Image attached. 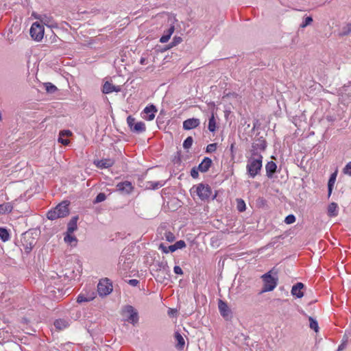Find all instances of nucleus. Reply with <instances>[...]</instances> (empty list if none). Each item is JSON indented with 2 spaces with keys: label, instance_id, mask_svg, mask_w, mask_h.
I'll use <instances>...</instances> for the list:
<instances>
[{
  "label": "nucleus",
  "instance_id": "nucleus-3",
  "mask_svg": "<svg viewBox=\"0 0 351 351\" xmlns=\"http://www.w3.org/2000/svg\"><path fill=\"white\" fill-rule=\"evenodd\" d=\"M69 203L62 202L57 205L53 209L48 211L47 216L50 220H54L58 218H62L67 216L69 213Z\"/></svg>",
  "mask_w": 351,
  "mask_h": 351
},
{
  "label": "nucleus",
  "instance_id": "nucleus-30",
  "mask_svg": "<svg viewBox=\"0 0 351 351\" xmlns=\"http://www.w3.org/2000/svg\"><path fill=\"white\" fill-rule=\"evenodd\" d=\"M216 120L214 114H212L208 121V129L210 132H214L216 130Z\"/></svg>",
  "mask_w": 351,
  "mask_h": 351
},
{
  "label": "nucleus",
  "instance_id": "nucleus-22",
  "mask_svg": "<svg viewBox=\"0 0 351 351\" xmlns=\"http://www.w3.org/2000/svg\"><path fill=\"white\" fill-rule=\"evenodd\" d=\"M339 213V207L337 203L332 202L328 206V215L330 217H336Z\"/></svg>",
  "mask_w": 351,
  "mask_h": 351
},
{
  "label": "nucleus",
  "instance_id": "nucleus-18",
  "mask_svg": "<svg viewBox=\"0 0 351 351\" xmlns=\"http://www.w3.org/2000/svg\"><path fill=\"white\" fill-rule=\"evenodd\" d=\"M36 19L40 21V22L45 25L52 27L54 26V22L53 18L51 16H47V14H40L37 16H35Z\"/></svg>",
  "mask_w": 351,
  "mask_h": 351
},
{
  "label": "nucleus",
  "instance_id": "nucleus-15",
  "mask_svg": "<svg viewBox=\"0 0 351 351\" xmlns=\"http://www.w3.org/2000/svg\"><path fill=\"white\" fill-rule=\"evenodd\" d=\"M114 160L110 158L101 159L94 161V164L99 169H105L112 167L114 165Z\"/></svg>",
  "mask_w": 351,
  "mask_h": 351
},
{
  "label": "nucleus",
  "instance_id": "nucleus-38",
  "mask_svg": "<svg viewBox=\"0 0 351 351\" xmlns=\"http://www.w3.org/2000/svg\"><path fill=\"white\" fill-rule=\"evenodd\" d=\"M93 298H94V297H92V296L86 297L84 294H80L77 298V302L78 303L89 302V301H91Z\"/></svg>",
  "mask_w": 351,
  "mask_h": 351
},
{
  "label": "nucleus",
  "instance_id": "nucleus-36",
  "mask_svg": "<svg viewBox=\"0 0 351 351\" xmlns=\"http://www.w3.org/2000/svg\"><path fill=\"white\" fill-rule=\"evenodd\" d=\"M162 239H165L166 241L169 242H173L176 239V237L173 233H172L170 231H165L164 233V236L162 237Z\"/></svg>",
  "mask_w": 351,
  "mask_h": 351
},
{
  "label": "nucleus",
  "instance_id": "nucleus-53",
  "mask_svg": "<svg viewBox=\"0 0 351 351\" xmlns=\"http://www.w3.org/2000/svg\"><path fill=\"white\" fill-rule=\"evenodd\" d=\"M129 284L132 286H136L138 284V280L136 279H132L129 280Z\"/></svg>",
  "mask_w": 351,
  "mask_h": 351
},
{
  "label": "nucleus",
  "instance_id": "nucleus-8",
  "mask_svg": "<svg viewBox=\"0 0 351 351\" xmlns=\"http://www.w3.org/2000/svg\"><path fill=\"white\" fill-rule=\"evenodd\" d=\"M97 291L100 296L109 295L112 291V285L110 281L107 278L101 280L97 285Z\"/></svg>",
  "mask_w": 351,
  "mask_h": 351
},
{
  "label": "nucleus",
  "instance_id": "nucleus-37",
  "mask_svg": "<svg viewBox=\"0 0 351 351\" xmlns=\"http://www.w3.org/2000/svg\"><path fill=\"white\" fill-rule=\"evenodd\" d=\"M237 208L239 212H243L245 210V203L242 199H237Z\"/></svg>",
  "mask_w": 351,
  "mask_h": 351
},
{
  "label": "nucleus",
  "instance_id": "nucleus-40",
  "mask_svg": "<svg viewBox=\"0 0 351 351\" xmlns=\"http://www.w3.org/2000/svg\"><path fill=\"white\" fill-rule=\"evenodd\" d=\"M174 250L176 251L177 250L182 249L186 247V243L184 241L180 240L178 241H176L173 245Z\"/></svg>",
  "mask_w": 351,
  "mask_h": 351
},
{
  "label": "nucleus",
  "instance_id": "nucleus-54",
  "mask_svg": "<svg viewBox=\"0 0 351 351\" xmlns=\"http://www.w3.org/2000/svg\"><path fill=\"white\" fill-rule=\"evenodd\" d=\"M234 145H235V143L233 142L232 143H231L230 147V152H231V154H232V156L234 154Z\"/></svg>",
  "mask_w": 351,
  "mask_h": 351
},
{
  "label": "nucleus",
  "instance_id": "nucleus-14",
  "mask_svg": "<svg viewBox=\"0 0 351 351\" xmlns=\"http://www.w3.org/2000/svg\"><path fill=\"white\" fill-rule=\"evenodd\" d=\"M304 285L302 282H297L292 287L291 293L293 296H295L298 298H301L304 295V293L302 291Z\"/></svg>",
  "mask_w": 351,
  "mask_h": 351
},
{
  "label": "nucleus",
  "instance_id": "nucleus-33",
  "mask_svg": "<svg viewBox=\"0 0 351 351\" xmlns=\"http://www.w3.org/2000/svg\"><path fill=\"white\" fill-rule=\"evenodd\" d=\"M44 86L49 93H54L58 90L57 87L51 82L45 83Z\"/></svg>",
  "mask_w": 351,
  "mask_h": 351
},
{
  "label": "nucleus",
  "instance_id": "nucleus-7",
  "mask_svg": "<svg viewBox=\"0 0 351 351\" xmlns=\"http://www.w3.org/2000/svg\"><path fill=\"white\" fill-rule=\"evenodd\" d=\"M45 29L38 22H35L30 28V35L36 41H40L43 38Z\"/></svg>",
  "mask_w": 351,
  "mask_h": 351
},
{
  "label": "nucleus",
  "instance_id": "nucleus-11",
  "mask_svg": "<svg viewBox=\"0 0 351 351\" xmlns=\"http://www.w3.org/2000/svg\"><path fill=\"white\" fill-rule=\"evenodd\" d=\"M116 188L119 192L123 195L130 194L134 189L133 185L129 181H125L118 183L116 185Z\"/></svg>",
  "mask_w": 351,
  "mask_h": 351
},
{
  "label": "nucleus",
  "instance_id": "nucleus-28",
  "mask_svg": "<svg viewBox=\"0 0 351 351\" xmlns=\"http://www.w3.org/2000/svg\"><path fill=\"white\" fill-rule=\"evenodd\" d=\"M337 172L335 171L333 173L330 175V177L329 178L328 182V195L330 196L332 193V188L335 184V182L336 181Z\"/></svg>",
  "mask_w": 351,
  "mask_h": 351
},
{
  "label": "nucleus",
  "instance_id": "nucleus-4",
  "mask_svg": "<svg viewBox=\"0 0 351 351\" xmlns=\"http://www.w3.org/2000/svg\"><path fill=\"white\" fill-rule=\"evenodd\" d=\"M121 314L125 317V321L134 326L138 322V311L131 305L124 306L122 308Z\"/></svg>",
  "mask_w": 351,
  "mask_h": 351
},
{
  "label": "nucleus",
  "instance_id": "nucleus-43",
  "mask_svg": "<svg viewBox=\"0 0 351 351\" xmlns=\"http://www.w3.org/2000/svg\"><path fill=\"white\" fill-rule=\"evenodd\" d=\"M217 147V143H210L207 145L206 152L207 153H213L216 151Z\"/></svg>",
  "mask_w": 351,
  "mask_h": 351
},
{
  "label": "nucleus",
  "instance_id": "nucleus-31",
  "mask_svg": "<svg viewBox=\"0 0 351 351\" xmlns=\"http://www.w3.org/2000/svg\"><path fill=\"white\" fill-rule=\"evenodd\" d=\"M12 210V206L10 204H0V215L6 213H10Z\"/></svg>",
  "mask_w": 351,
  "mask_h": 351
},
{
  "label": "nucleus",
  "instance_id": "nucleus-55",
  "mask_svg": "<svg viewBox=\"0 0 351 351\" xmlns=\"http://www.w3.org/2000/svg\"><path fill=\"white\" fill-rule=\"evenodd\" d=\"M345 28H346V32L347 33L350 32H351V23H348Z\"/></svg>",
  "mask_w": 351,
  "mask_h": 351
},
{
  "label": "nucleus",
  "instance_id": "nucleus-52",
  "mask_svg": "<svg viewBox=\"0 0 351 351\" xmlns=\"http://www.w3.org/2000/svg\"><path fill=\"white\" fill-rule=\"evenodd\" d=\"M72 134V132L70 131V130H62L60 132V136H69Z\"/></svg>",
  "mask_w": 351,
  "mask_h": 351
},
{
  "label": "nucleus",
  "instance_id": "nucleus-24",
  "mask_svg": "<svg viewBox=\"0 0 351 351\" xmlns=\"http://www.w3.org/2000/svg\"><path fill=\"white\" fill-rule=\"evenodd\" d=\"M173 32H174V26L171 25L166 32H165V34L160 37V42L161 43H167L171 38Z\"/></svg>",
  "mask_w": 351,
  "mask_h": 351
},
{
  "label": "nucleus",
  "instance_id": "nucleus-47",
  "mask_svg": "<svg viewBox=\"0 0 351 351\" xmlns=\"http://www.w3.org/2000/svg\"><path fill=\"white\" fill-rule=\"evenodd\" d=\"M295 221V217L293 215H289L285 217V222L287 224H291Z\"/></svg>",
  "mask_w": 351,
  "mask_h": 351
},
{
  "label": "nucleus",
  "instance_id": "nucleus-50",
  "mask_svg": "<svg viewBox=\"0 0 351 351\" xmlns=\"http://www.w3.org/2000/svg\"><path fill=\"white\" fill-rule=\"evenodd\" d=\"M58 142L64 145H68L70 143V141L67 138H63L62 136L59 135Z\"/></svg>",
  "mask_w": 351,
  "mask_h": 351
},
{
  "label": "nucleus",
  "instance_id": "nucleus-49",
  "mask_svg": "<svg viewBox=\"0 0 351 351\" xmlns=\"http://www.w3.org/2000/svg\"><path fill=\"white\" fill-rule=\"evenodd\" d=\"M199 169H198V167L196 168V167H193L191 171V176L192 178H197L198 176H199V173H198Z\"/></svg>",
  "mask_w": 351,
  "mask_h": 351
},
{
  "label": "nucleus",
  "instance_id": "nucleus-26",
  "mask_svg": "<svg viewBox=\"0 0 351 351\" xmlns=\"http://www.w3.org/2000/svg\"><path fill=\"white\" fill-rule=\"evenodd\" d=\"M145 124L142 121H139L135 123V125H134V127L132 128L131 131L139 134L145 132Z\"/></svg>",
  "mask_w": 351,
  "mask_h": 351
},
{
  "label": "nucleus",
  "instance_id": "nucleus-41",
  "mask_svg": "<svg viewBox=\"0 0 351 351\" xmlns=\"http://www.w3.org/2000/svg\"><path fill=\"white\" fill-rule=\"evenodd\" d=\"M106 198V196L105 193H99L95 197V200L93 201L94 204H97L101 202H104Z\"/></svg>",
  "mask_w": 351,
  "mask_h": 351
},
{
  "label": "nucleus",
  "instance_id": "nucleus-57",
  "mask_svg": "<svg viewBox=\"0 0 351 351\" xmlns=\"http://www.w3.org/2000/svg\"><path fill=\"white\" fill-rule=\"evenodd\" d=\"M145 58H141V60H140V63L141 64H144L145 63Z\"/></svg>",
  "mask_w": 351,
  "mask_h": 351
},
{
  "label": "nucleus",
  "instance_id": "nucleus-5",
  "mask_svg": "<svg viewBox=\"0 0 351 351\" xmlns=\"http://www.w3.org/2000/svg\"><path fill=\"white\" fill-rule=\"evenodd\" d=\"M133 264V256L131 254L124 255L123 253L119 257L118 267L121 274H127Z\"/></svg>",
  "mask_w": 351,
  "mask_h": 351
},
{
  "label": "nucleus",
  "instance_id": "nucleus-16",
  "mask_svg": "<svg viewBox=\"0 0 351 351\" xmlns=\"http://www.w3.org/2000/svg\"><path fill=\"white\" fill-rule=\"evenodd\" d=\"M121 91V87L119 86H114L109 82H106L103 86L102 92L105 94H109L112 92Z\"/></svg>",
  "mask_w": 351,
  "mask_h": 351
},
{
  "label": "nucleus",
  "instance_id": "nucleus-27",
  "mask_svg": "<svg viewBox=\"0 0 351 351\" xmlns=\"http://www.w3.org/2000/svg\"><path fill=\"white\" fill-rule=\"evenodd\" d=\"M78 217H73L70 221L68 223L67 226V232L70 233H73L75 230H77V221Z\"/></svg>",
  "mask_w": 351,
  "mask_h": 351
},
{
  "label": "nucleus",
  "instance_id": "nucleus-17",
  "mask_svg": "<svg viewBox=\"0 0 351 351\" xmlns=\"http://www.w3.org/2000/svg\"><path fill=\"white\" fill-rule=\"evenodd\" d=\"M218 308L220 312V314L223 317H227L230 315V310L226 304V302H223L221 300H219L218 302Z\"/></svg>",
  "mask_w": 351,
  "mask_h": 351
},
{
  "label": "nucleus",
  "instance_id": "nucleus-21",
  "mask_svg": "<svg viewBox=\"0 0 351 351\" xmlns=\"http://www.w3.org/2000/svg\"><path fill=\"white\" fill-rule=\"evenodd\" d=\"M277 168L276 164L273 161H269L265 166L266 175L269 178L273 177L274 173L276 172Z\"/></svg>",
  "mask_w": 351,
  "mask_h": 351
},
{
  "label": "nucleus",
  "instance_id": "nucleus-51",
  "mask_svg": "<svg viewBox=\"0 0 351 351\" xmlns=\"http://www.w3.org/2000/svg\"><path fill=\"white\" fill-rule=\"evenodd\" d=\"M173 271L176 274H179V275H182L183 274L182 269L179 266H175L173 267Z\"/></svg>",
  "mask_w": 351,
  "mask_h": 351
},
{
  "label": "nucleus",
  "instance_id": "nucleus-12",
  "mask_svg": "<svg viewBox=\"0 0 351 351\" xmlns=\"http://www.w3.org/2000/svg\"><path fill=\"white\" fill-rule=\"evenodd\" d=\"M199 124H200V121L199 119H196V118L188 119L183 122V128L185 130H189L194 129V128H197V126H199Z\"/></svg>",
  "mask_w": 351,
  "mask_h": 351
},
{
  "label": "nucleus",
  "instance_id": "nucleus-32",
  "mask_svg": "<svg viewBox=\"0 0 351 351\" xmlns=\"http://www.w3.org/2000/svg\"><path fill=\"white\" fill-rule=\"evenodd\" d=\"M158 249L165 254L175 252L173 245L167 247L164 243H160L158 247Z\"/></svg>",
  "mask_w": 351,
  "mask_h": 351
},
{
  "label": "nucleus",
  "instance_id": "nucleus-10",
  "mask_svg": "<svg viewBox=\"0 0 351 351\" xmlns=\"http://www.w3.org/2000/svg\"><path fill=\"white\" fill-rule=\"evenodd\" d=\"M267 143L263 137H259L254 140L252 145L251 154H261V152L265 150Z\"/></svg>",
  "mask_w": 351,
  "mask_h": 351
},
{
  "label": "nucleus",
  "instance_id": "nucleus-9",
  "mask_svg": "<svg viewBox=\"0 0 351 351\" xmlns=\"http://www.w3.org/2000/svg\"><path fill=\"white\" fill-rule=\"evenodd\" d=\"M196 193L202 200H205L210 197L212 191L208 184L201 183L196 186Z\"/></svg>",
  "mask_w": 351,
  "mask_h": 351
},
{
  "label": "nucleus",
  "instance_id": "nucleus-39",
  "mask_svg": "<svg viewBox=\"0 0 351 351\" xmlns=\"http://www.w3.org/2000/svg\"><path fill=\"white\" fill-rule=\"evenodd\" d=\"M193 142V139L191 136L187 137L183 143V147L184 149H189L192 146Z\"/></svg>",
  "mask_w": 351,
  "mask_h": 351
},
{
  "label": "nucleus",
  "instance_id": "nucleus-34",
  "mask_svg": "<svg viewBox=\"0 0 351 351\" xmlns=\"http://www.w3.org/2000/svg\"><path fill=\"white\" fill-rule=\"evenodd\" d=\"M73 233L66 232L64 240L66 243L72 244L73 242H77V239L75 236L72 235Z\"/></svg>",
  "mask_w": 351,
  "mask_h": 351
},
{
  "label": "nucleus",
  "instance_id": "nucleus-44",
  "mask_svg": "<svg viewBox=\"0 0 351 351\" xmlns=\"http://www.w3.org/2000/svg\"><path fill=\"white\" fill-rule=\"evenodd\" d=\"M182 41V39L180 36H174L173 38V40L171 41L170 44V47H175L180 44Z\"/></svg>",
  "mask_w": 351,
  "mask_h": 351
},
{
  "label": "nucleus",
  "instance_id": "nucleus-1",
  "mask_svg": "<svg viewBox=\"0 0 351 351\" xmlns=\"http://www.w3.org/2000/svg\"><path fill=\"white\" fill-rule=\"evenodd\" d=\"M263 166V156L261 154H253L247 160V173L250 178H254L259 174Z\"/></svg>",
  "mask_w": 351,
  "mask_h": 351
},
{
  "label": "nucleus",
  "instance_id": "nucleus-46",
  "mask_svg": "<svg viewBox=\"0 0 351 351\" xmlns=\"http://www.w3.org/2000/svg\"><path fill=\"white\" fill-rule=\"evenodd\" d=\"M136 120L134 117H132V116H129L127 118V123L130 129V130H132V128L134 127V125H135V123H136Z\"/></svg>",
  "mask_w": 351,
  "mask_h": 351
},
{
  "label": "nucleus",
  "instance_id": "nucleus-20",
  "mask_svg": "<svg viewBox=\"0 0 351 351\" xmlns=\"http://www.w3.org/2000/svg\"><path fill=\"white\" fill-rule=\"evenodd\" d=\"M174 337H175V339L176 341V346H175L176 348L178 350H180V351L183 350L184 348V346H185V341H184V339L182 337V335L180 332H176L174 334Z\"/></svg>",
  "mask_w": 351,
  "mask_h": 351
},
{
  "label": "nucleus",
  "instance_id": "nucleus-35",
  "mask_svg": "<svg viewBox=\"0 0 351 351\" xmlns=\"http://www.w3.org/2000/svg\"><path fill=\"white\" fill-rule=\"evenodd\" d=\"M309 326L310 328L313 330L315 332H318L319 330V326L317 322L314 319L313 317H309Z\"/></svg>",
  "mask_w": 351,
  "mask_h": 351
},
{
  "label": "nucleus",
  "instance_id": "nucleus-2",
  "mask_svg": "<svg viewBox=\"0 0 351 351\" xmlns=\"http://www.w3.org/2000/svg\"><path fill=\"white\" fill-rule=\"evenodd\" d=\"M154 267H156L154 276L157 281L162 282L169 278L170 270L167 261H158Z\"/></svg>",
  "mask_w": 351,
  "mask_h": 351
},
{
  "label": "nucleus",
  "instance_id": "nucleus-13",
  "mask_svg": "<svg viewBox=\"0 0 351 351\" xmlns=\"http://www.w3.org/2000/svg\"><path fill=\"white\" fill-rule=\"evenodd\" d=\"M157 112V109L155 106L149 105L146 106L143 110V113L145 114L143 117L147 121H152L155 117V113Z\"/></svg>",
  "mask_w": 351,
  "mask_h": 351
},
{
  "label": "nucleus",
  "instance_id": "nucleus-19",
  "mask_svg": "<svg viewBox=\"0 0 351 351\" xmlns=\"http://www.w3.org/2000/svg\"><path fill=\"white\" fill-rule=\"evenodd\" d=\"M212 163V160L210 158L205 157L201 163L198 165L199 171L202 173L207 172L211 167Z\"/></svg>",
  "mask_w": 351,
  "mask_h": 351
},
{
  "label": "nucleus",
  "instance_id": "nucleus-42",
  "mask_svg": "<svg viewBox=\"0 0 351 351\" xmlns=\"http://www.w3.org/2000/svg\"><path fill=\"white\" fill-rule=\"evenodd\" d=\"M312 22H313V18L311 16H306L304 19V21L302 22V23L300 24V27L301 28H304L306 26L311 25Z\"/></svg>",
  "mask_w": 351,
  "mask_h": 351
},
{
  "label": "nucleus",
  "instance_id": "nucleus-25",
  "mask_svg": "<svg viewBox=\"0 0 351 351\" xmlns=\"http://www.w3.org/2000/svg\"><path fill=\"white\" fill-rule=\"evenodd\" d=\"M165 184V182L163 181H157V182H147L146 184V188L149 189H158Z\"/></svg>",
  "mask_w": 351,
  "mask_h": 351
},
{
  "label": "nucleus",
  "instance_id": "nucleus-48",
  "mask_svg": "<svg viewBox=\"0 0 351 351\" xmlns=\"http://www.w3.org/2000/svg\"><path fill=\"white\" fill-rule=\"evenodd\" d=\"M343 173L351 176V162H349L343 169Z\"/></svg>",
  "mask_w": 351,
  "mask_h": 351
},
{
  "label": "nucleus",
  "instance_id": "nucleus-45",
  "mask_svg": "<svg viewBox=\"0 0 351 351\" xmlns=\"http://www.w3.org/2000/svg\"><path fill=\"white\" fill-rule=\"evenodd\" d=\"M136 120L134 117H132V116H129L127 118V123L130 129V130H132V128L134 127V125H135V123H136Z\"/></svg>",
  "mask_w": 351,
  "mask_h": 351
},
{
  "label": "nucleus",
  "instance_id": "nucleus-29",
  "mask_svg": "<svg viewBox=\"0 0 351 351\" xmlns=\"http://www.w3.org/2000/svg\"><path fill=\"white\" fill-rule=\"evenodd\" d=\"M0 239L3 242L8 241L10 239V233L6 228L0 227Z\"/></svg>",
  "mask_w": 351,
  "mask_h": 351
},
{
  "label": "nucleus",
  "instance_id": "nucleus-56",
  "mask_svg": "<svg viewBox=\"0 0 351 351\" xmlns=\"http://www.w3.org/2000/svg\"><path fill=\"white\" fill-rule=\"evenodd\" d=\"M344 348H345V344L341 343V345L339 346L337 351L343 350L344 349Z\"/></svg>",
  "mask_w": 351,
  "mask_h": 351
},
{
  "label": "nucleus",
  "instance_id": "nucleus-6",
  "mask_svg": "<svg viewBox=\"0 0 351 351\" xmlns=\"http://www.w3.org/2000/svg\"><path fill=\"white\" fill-rule=\"evenodd\" d=\"M271 271L263 274L262 276V279L264 282V285L262 289V293L268 292L273 291L278 284V278L271 276Z\"/></svg>",
  "mask_w": 351,
  "mask_h": 351
},
{
  "label": "nucleus",
  "instance_id": "nucleus-23",
  "mask_svg": "<svg viewBox=\"0 0 351 351\" xmlns=\"http://www.w3.org/2000/svg\"><path fill=\"white\" fill-rule=\"evenodd\" d=\"M53 324L56 329L61 330L66 328L69 326V322L64 319H58L54 322Z\"/></svg>",
  "mask_w": 351,
  "mask_h": 351
}]
</instances>
